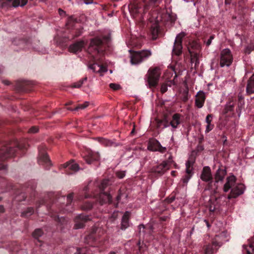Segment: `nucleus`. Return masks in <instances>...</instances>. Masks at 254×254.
<instances>
[{
    "label": "nucleus",
    "instance_id": "1",
    "mask_svg": "<svg viewBox=\"0 0 254 254\" xmlns=\"http://www.w3.org/2000/svg\"><path fill=\"white\" fill-rule=\"evenodd\" d=\"M149 8L150 5L147 4L144 0L135 1L128 5L129 12L134 17L139 14H144Z\"/></svg>",
    "mask_w": 254,
    "mask_h": 254
},
{
    "label": "nucleus",
    "instance_id": "2",
    "mask_svg": "<svg viewBox=\"0 0 254 254\" xmlns=\"http://www.w3.org/2000/svg\"><path fill=\"white\" fill-rule=\"evenodd\" d=\"M130 55V63L132 64H137L148 59L152 54L150 50H145L139 51H129Z\"/></svg>",
    "mask_w": 254,
    "mask_h": 254
},
{
    "label": "nucleus",
    "instance_id": "3",
    "mask_svg": "<svg viewBox=\"0 0 254 254\" xmlns=\"http://www.w3.org/2000/svg\"><path fill=\"white\" fill-rule=\"evenodd\" d=\"M161 75L160 69L158 67L150 68L146 75L147 82L149 87H155L157 86Z\"/></svg>",
    "mask_w": 254,
    "mask_h": 254
},
{
    "label": "nucleus",
    "instance_id": "4",
    "mask_svg": "<svg viewBox=\"0 0 254 254\" xmlns=\"http://www.w3.org/2000/svg\"><path fill=\"white\" fill-rule=\"evenodd\" d=\"M233 56L230 50L226 48L222 50L220 56V65L221 67L229 66L233 62Z\"/></svg>",
    "mask_w": 254,
    "mask_h": 254
},
{
    "label": "nucleus",
    "instance_id": "5",
    "mask_svg": "<svg viewBox=\"0 0 254 254\" xmlns=\"http://www.w3.org/2000/svg\"><path fill=\"white\" fill-rule=\"evenodd\" d=\"M186 35L184 32H182L178 34L176 37L174 42V47L173 49V54L176 56H180L182 53V39Z\"/></svg>",
    "mask_w": 254,
    "mask_h": 254
},
{
    "label": "nucleus",
    "instance_id": "6",
    "mask_svg": "<svg viewBox=\"0 0 254 254\" xmlns=\"http://www.w3.org/2000/svg\"><path fill=\"white\" fill-rule=\"evenodd\" d=\"M110 39V35L103 37V39L99 37H96L90 40V43L89 46V50H94L96 53L100 52V47L103 44V40L109 41Z\"/></svg>",
    "mask_w": 254,
    "mask_h": 254
},
{
    "label": "nucleus",
    "instance_id": "7",
    "mask_svg": "<svg viewBox=\"0 0 254 254\" xmlns=\"http://www.w3.org/2000/svg\"><path fill=\"white\" fill-rule=\"evenodd\" d=\"M245 187L242 184H236L231 189L230 193L228 195V198H236L244 193Z\"/></svg>",
    "mask_w": 254,
    "mask_h": 254
},
{
    "label": "nucleus",
    "instance_id": "8",
    "mask_svg": "<svg viewBox=\"0 0 254 254\" xmlns=\"http://www.w3.org/2000/svg\"><path fill=\"white\" fill-rule=\"evenodd\" d=\"M90 219L88 216L83 214H79L74 219V226L75 229L83 228L85 226V223Z\"/></svg>",
    "mask_w": 254,
    "mask_h": 254
},
{
    "label": "nucleus",
    "instance_id": "9",
    "mask_svg": "<svg viewBox=\"0 0 254 254\" xmlns=\"http://www.w3.org/2000/svg\"><path fill=\"white\" fill-rule=\"evenodd\" d=\"M148 149L152 151H158L162 153L166 152L167 150L166 147H163L157 140L150 141Z\"/></svg>",
    "mask_w": 254,
    "mask_h": 254
},
{
    "label": "nucleus",
    "instance_id": "10",
    "mask_svg": "<svg viewBox=\"0 0 254 254\" xmlns=\"http://www.w3.org/2000/svg\"><path fill=\"white\" fill-rule=\"evenodd\" d=\"M221 246V244L216 241H213L212 244L206 246L204 249V254H214L218 249Z\"/></svg>",
    "mask_w": 254,
    "mask_h": 254
},
{
    "label": "nucleus",
    "instance_id": "11",
    "mask_svg": "<svg viewBox=\"0 0 254 254\" xmlns=\"http://www.w3.org/2000/svg\"><path fill=\"white\" fill-rule=\"evenodd\" d=\"M200 179L205 182H209L212 180V175L209 167L205 166L203 168L200 175Z\"/></svg>",
    "mask_w": 254,
    "mask_h": 254
},
{
    "label": "nucleus",
    "instance_id": "12",
    "mask_svg": "<svg viewBox=\"0 0 254 254\" xmlns=\"http://www.w3.org/2000/svg\"><path fill=\"white\" fill-rule=\"evenodd\" d=\"M84 45L85 43L83 41H79L70 45L68 50L71 53L76 54L82 51Z\"/></svg>",
    "mask_w": 254,
    "mask_h": 254
},
{
    "label": "nucleus",
    "instance_id": "13",
    "mask_svg": "<svg viewBox=\"0 0 254 254\" xmlns=\"http://www.w3.org/2000/svg\"><path fill=\"white\" fill-rule=\"evenodd\" d=\"M16 148L4 147L0 150V157L1 159H5L14 155Z\"/></svg>",
    "mask_w": 254,
    "mask_h": 254
},
{
    "label": "nucleus",
    "instance_id": "14",
    "mask_svg": "<svg viewBox=\"0 0 254 254\" xmlns=\"http://www.w3.org/2000/svg\"><path fill=\"white\" fill-rule=\"evenodd\" d=\"M205 95L203 91H199L195 95V105L198 108H201L205 100Z\"/></svg>",
    "mask_w": 254,
    "mask_h": 254
},
{
    "label": "nucleus",
    "instance_id": "15",
    "mask_svg": "<svg viewBox=\"0 0 254 254\" xmlns=\"http://www.w3.org/2000/svg\"><path fill=\"white\" fill-rule=\"evenodd\" d=\"M236 178L234 175L228 177L226 179V182L224 185L223 190L224 192H228L230 189H232L236 184Z\"/></svg>",
    "mask_w": 254,
    "mask_h": 254
},
{
    "label": "nucleus",
    "instance_id": "16",
    "mask_svg": "<svg viewBox=\"0 0 254 254\" xmlns=\"http://www.w3.org/2000/svg\"><path fill=\"white\" fill-rule=\"evenodd\" d=\"M169 169L168 163L167 162H163L158 166L154 167L152 169V171L155 173L162 175Z\"/></svg>",
    "mask_w": 254,
    "mask_h": 254
},
{
    "label": "nucleus",
    "instance_id": "17",
    "mask_svg": "<svg viewBox=\"0 0 254 254\" xmlns=\"http://www.w3.org/2000/svg\"><path fill=\"white\" fill-rule=\"evenodd\" d=\"M100 203L101 204L104 203H110L112 201V196L110 193L101 191L98 197Z\"/></svg>",
    "mask_w": 254,
    "mask_h": 254
},
{
    "label": "nucleus",
    "instance_id": "18",
    "mask_svg": "<svg viewBox=\"0 0 254 254\" xmlns=\"http://www.w3.org/2000/svg\"><path fill=\"white\" fill-rule=\"evenodd\" d=\"M181 115L179 114H175L173 115L172 120L170 122V125L172 127V130H175L178 126L181 123Z\"/></svg>",
    "mask_w": 254,
    "mask_h": 254
},
{
    "label": "nucleus",
    "instance_id": "19",
    "mask_svg": "<svg viewBox=\"0 0 254 254\" xmlns=\"http://www.w3.org/2000/svg\"><path fill=\"white\" fill-rule=\"evenodd\" d=\"M188 49L190 53H197L200 52L201 47L196 42L192 41L189 43Z\"/></svg>",
    "mask_w": 254,
    "mask_h": 254
},
{
    "label": "nucleus",
    "instance_id": "20",
    "mask_svg": "<svg viewBox=\"0 0 254 254\" xmlns=\"http://www.w3.org/2000/svg\"><path fill=\"white\" fill-rule=\"evenodd\" d=\"M246 92L249 95L254 93V74L248 80Z\"/></svg>",
    "mask_w": 254,
    "mask_h": 254
},
{
    "label": "nucleus",
    "instance_id": "21",
    "mask_svg": "<svg viewBox=\"0 0 254 254\" xmlns=\"http://www.w3.org/2000/svg\"><path fill=\"white\" fill-rule=\"evenodd\" d=\"M226 170L225 169L219 168L217 169L215 174L214 179L217 180V181L222 183L226 175Z\"/></svg>",
    "mask_w": 254,
    "mask_h": 254
},
{
    "label": "nucleus",
    "instance_id": "22",
    "mask_svg": "<svg viewBox=\"0 0 254 254\" xmlns=\"http://www.w3.org/2000/svg\"><path fill=\"white\" fill-rule=\"evenodd\" d=\"M130 213L128 211H126L123 216L121 222V229L125 230L129 226V217Z\"/></svg>",
    "mask_w": 254,
    "mask_h": 254
},
{
    "label": "nucleus",
    "instance_id": "23",
    "mask_svg": "<svg viewBox=\"0 0 254 254\" xmlns=\"http://www.w3.org/2000/svg\"><path fill=\"white\" fill-rule=\"evenodd\" d=\"M8 4H11L13 7H16L18 6H23L26 5L28 0H5Z\"/></svg>",
    "mask_w": 254,
    "mask_h": 254
},
{
    "label": "nucleus",
    "instance_id": "24",
    "mask_svg": "<svg viewBox=\"0 0 254 254\" xmlns=\"http://www.w3.org/2000/svg\"><path fill=\"white\" fill-rule=\"evenodd\" d=\"M89 67L95 72L104 73L107 71L106 67L96 63L90 65Z\"/></svg>",
    "mask_w": 254,
    "mask_h": 254
},
{
    "label": "nucleus",
    "instance_id": "25",
    "mask_svg": "<svg viewBox=\"0 0 254 254\" xmlns=\"http://www.w3.org/2000/svg\"><path fill=\"white\" fill-rule=\"evenodd\" d=\"M99 158L98 153L94 154L92 152H89L88 154L84 157V160L87 164H90L94 160H98Z\"/></svg>",
    "mask_w": 254,
    "mask_h": 254
},
{
    "label": "nucleus",
    "instance_id": "26",
    "mask_svg": "<svg viewBox=\"0 0 254 254\" xmlns=\"http://www.w3.org/2000/svg\"><path fill=\"white\" fill-rule=\"evenodd\" d=\"M220 182L215 180L213 181L212 180L208 182L207 185V189L210 190L213 193H216L217 192L218 189L219 188L218 184Z\"/></svg>",
    "mask_w": 254,
    "mask_h": 254
},
{
    "label": "nucleus",
    "instance_id": "27",
    "mask_svg": "<svg viewBox=\"0 0 254 254\" xmlns=\"http://www.w3.org/2000/svg\"><path fill=\"white\" fill-rule=\"evenodd\" d=\"M38 163L39 164H47L48 165L51 164L49 156L46 153H42L40 155Z\"/></svg>",
    "mask_w": 254,
    "mask_h": 254
},
{
    "label": "nucleus",
    "instance_id": "28",
    "mask_svg": "<svg viewBox=\"0 0 254 254\" xmlns=\"http://www.w3.org/2000/svg\"><path fill=\"white\" fill-rule=\"evenodd\" d=\"M190 61L191 63H194V66L198 65L199 64V58L200 57V53H190Z\"/></svg>",
    "mask_w": 254,
    "mask_h": 254
},
{
    "label": "nucleus",
    "instance_id": "29",
    "mask_svg": "<svg viewBox=\"0 0 254 254\" xmlns=\"http://www.w3.org/2000/svg\"><path fill=\"white\" fill-rule=\"evenodd\" d=\"M96 140L98 142H99L100 143L106 146H111L114 145H115V146L117 145L115 143L113 142V141L102 137H97L96 138Z\"/></svg>",
    "mask_w": 254,
    "mask_h": 254
},
{
    "label": "nucleus",
    "instance_id": "30",
    "mask_svg": "<svg viewBox=\"0 0 254 254\" xmlns=\"http://www.w3.org/2000/svg\"><path fill=\"white\" fill-rule=\"evenodd\" d=\"M64 168H68L69 169L73 171H77L79 169V165L76 163L67 162L64 164Z\"/></svg>",
    "mask_w": 254,
    "mask_h": 254
},
{
    "label": "nucleus",
    "instance_id": "31",
    "mask_svg": "<svg viewBox=\"0 0 254 254\" xmlns=\"http://www.w3.org/2000/svg\"><path fill=\"white\" fill-rule=\"evenodd\" d=\"M151 33L152 35V38L153 40L156 39L158 34L159 28L158 25L155 24L151 27Z\"/></svg>",
    "mask_w": 254,
    "mask_h": 254
},
{
    "label": "nucleus",
    "instance_id": "32",
    "mask_svg": "<svg viewBox=\"0 0 254 254\" xmlns=\"http://www.w3.org/2000/svg\"><path fill=\"white\" fill-rule=\"evenodd\" d=\"M96 241L95 234L93 233L86 236L85 239V242L91 246H92L93 243Z\"/></svg>",
    "mask_w": 254,
    "mask_h": 254
},
{
    "label": "nucleus",
    "instance_id": "33",
    "mask_svg": "<svg viewBox=\"0 0 254 254\" xmlns=\"http://www.w3.org/2000/svg\"><path fill=\"white\" fill-rule=\"evenodd\" d=\"M170 126V123L167 120V118L165 117L163 120H159L157 122V126L158 127H161L163 126V128H166L169 127Z\"/></svg>",
    "mask_w": 254,
    "mask_h": 254
},
{
    "label": "nucleus",
    "instance_id": "34",
    "mask_svg": "<svg viewBox=\"0 0 254 254\" xmlns=\"http://www.w3.org/2000/svg\"><path fill=\"white\" fill-rule=\"evenodd\" d=\"M73 197V193H70L68 194L67 196V204L66 206L67 208L65 210V211H67V212H70L72 210V208L70 209H69L68 208H67V207L68 206H69L71 204V203L72 201Z\"/></svg>",
    "mask_w": 254,
    "mask_h": 254
},
{
    "label": "nucleus",
    "instance_id": "35",
    "mask_svg": "<svg viewBox=\"0 0 254 254\" xmlns=\"http://www.w3.org/2000/svg\"><path fill=\"white\" fill-rule=\"evenodd\" d=\"M186 173L187 175L192 176V163L191 162L190 160L187 161L186 163Z\"/></svg>",
    "mask_w": 254,
    "mask_h": 254
},
{
    "label": "nucleus",
    "instance_id": "36",
    "mask_svg": "<svg viewBox=\"0 0 254 254\" xmlns=\"http://www.w3.org/2000/svg\"><path fill=\"white\" fill-rule=\"evenodd\" d=\"M111 182L109 179H105L102 181L99 187L101 191H104L105 189L111 185Z\"/></svg>",
    "mask_w": 254,
    "mask_h": 254
},
{
    "label": "nucleus",
    "instance_id": "37",
    "mask_svg": "<svg viewBox=\"0 0 254 254\" xmlns=\"http://www.w3.org/2000/svg\"><path fill=\"white\" fill-rule=\"evenodd\" d=\"M87 79V77H85L84 78L80 79L78 82L74 83L71 86L73 88H80L83 84L84 82L86 81Z\"/></svg>",
    "mask_w": 254,
    "mask_h": 254
},
{
    "label": "nucleus",
    "instance_id": "38",
    "mask_svg": "<svg viewBox=\"0 0 254 254\" xmlns=\"http://www.w3.org/2000/svg\"><path fill=\"white\" fill-rule=\"evenodd\" d=\"M234 107V104L231 102H230L228 104H227L225 106L224 109L225 113H227L229 112L232 111L233 110Z\"/></svg>",
    "mask_w": 254,
    "mask_h": 254
},
{
    "label": "nucleus",
    "instance_id": "39",
    "mask_svg": "<svg viewBox=\"0 0 254 254\" xmlns=\"http://www.w3.org/2000/svg\"><path fill=\"white\" fill-rule=\"evenodd\" d=\"M43 234V232L41 229H37L33 233L32 235L34 238L38 239L39 237L42 236Z\"/></svg>",
    "mask_w": 254,
    "mask_h": 254
},
{
    "label": "nucleus",
    "instance_id": "40",
    "mask_svg": "<svg viewBox=\"0 0 254 254\" xmlns=\"http://www.w3.org/2000/svg\"><path fill=\"white\" fill-rule=\"evenodd\" d=\"M93 204L91 202H86L81 206V208L83 210L88 211L90 210Z\"/></svg>",
    "mask_w": 254,
    "mask_h": 254
},
{
    "label": "nucleus",
    "instance_id": "41",
    "mask_svg": "<svg viewBox=\"0 0 254 254\" xmlns=\"http://www.w3.org/2000/svg\"><path fill=\"white\" fill-rule=\"evenodd\" d=\"M34 212V209L32 207H28L27 209L23 211L21 215L23 216L28 217L30 216Z\"/></svg>",
    "mask_w": 254,
    "mask_h": 254
},
{
    "label": "nucleus",
    "instance_id": "42",
    "mask_svg": "<svg viewBox=\"0 0 254 254\" xmlns=\"http://www.w3.org/2000/svg\"><path fill=\"white\" fill-rule=\"evenodd\" d=\"M55 220L56 221L60 223L62 225L65 224L67 222V220L66 219H65V218L63 217H59V216L56 217L55 218Z\"/></svg>",
    "mask_w": 254,
    "mask_h": 254
},
{
    "label": "nucleus",
    "instance_id": "43",
    "mask_svg": "<svg viewBox=\"0 0 254 254\" xmlns=\"http://www.w3.org/2000/svg\"><path fill=\"white\" fill-rule=\"evenodd\" d=\"M89 105V102H85L83 104L78 105L73 110L77 111L79 109H84Z\"/></svg>",
    "mask_w": 254,
    "mask_h": 254
},
{
    "label": "nucleus",
    "instance_id": "44",
    "mask_svg": "<svg viewBox=\"0 0 254 254\" xmlns=\"http://www.w3.org/2000/svg\"><path fill=\"white\" fill-rule=\"evenodd\" d=\"M109 86L110 87L114 90H118L121 88V86L119 84L116 83H111Z\"/></svg>",
    "mask_w": 254,
    "mask_h": 254
},
{
    "label": "nucleus",
    "instance_id": "45",
    "mask_svg": "<svg viewBox=\"0 0 254 254\" xmlns=\"http://www.w3.org/2000/svg\"><path fill=\"white\" fill-rule=\"evenodd\" d=\"M117 176L119 179H123L125 177L126 175V172L125 171H118L116 173Z\"/></svg>",
    "mask_w": 254,
    "mask_h": 254
},
{
    "label": "nucleus",
    "instance_id": "46",
    "mask_svg": "<svg viewBox=\"0 0 254 254\" xmlns=\"http://www.w3.org/2000/svg\"><path fill=\"white\" fill-rule=\"evenodd\" d=\"M167 89H168V86H167V84L163 83L161 85V93H164L165 92H166L167 91Z\"/></svg>",
    "mask_w": 254,
    "mask_h": 254
},
{
    "label": "nucleus",
    "instance_id": "47",
    "mask_svg": "<svg viewBox=\"0 0 254 254\" xmlns=\"http://www.w3.org/2000/svg\"><path fill=\"white\" fill-rule=\"evenodd\" d=\"M214 125H212L211 124H207V126L206 127L205 132H209L210 131L212 130V129L214 128Z\"/></svg>",
    "mask_w": 254,
    "mask_h": 254
},
{
    "label": "nucleus",
    "instance_id": "48",
    "mask_svg": "<svg viewBox=\"0 0 254 254\" xmlns=\"http://www.w3.org/2000/svg\"><path fill=\"white\" fill-rule=\"evenodd\" d=\"M212 115L211 114H208L205 119V122L207 124H211L212 121Z\"/></svg>",
    "mask_w": 254,
    "mask_h": 254
},
{
    "label": "nucleus",
    "instance_id": "49",
    "mask_svg": "<svg viewBox=\"0 0 254 254\" xmlns=\"http://www.w3.org/2000/svg\"><path fill=\"white\" fill-rule=\"evenodd\" d=\"M252 51H253L252 46H247L245 49V53L247 54H250Z\"/></svg>",
    "mask_w": 254,
    "mask_h": 254
},
{
    "label": "nucleus",
    "instance_id": "50",
    "mask_svg": "<svg viewBox=\"0 0 254 254\" xmlns=\"http://www.w3.org/2000/svg\"><path fill=\"white\" fill-rule=\"evenodd\" d=\"M38 131V128L36 127H31L29 130V132L30 133H36Z\"/></svg>",
    "mask_w": 254,
    "mask_h": 254
},
{
    "label": "nucleus",
    "instance_id": "51",
    "mask_svg": "<svg viewBox=\"0 0 254 254\" xmlns=\"http://www.w3.org/2000/svg\"><path fill=\"white\" fill-rule=\"evenodd\" d=\"M190 178H191V175H190V176H188L187 175H186L185 176V177L183 179V183L187 184Z\"/></svg>",
    "mask_w": 254,
    "mask_h": 254
},
{
    "label": "nucleus",
    "instance_id": "52",
    "mask_svg": "<svg viewBox=\"0 0 254 254\" xmlns=\"http://www.w3.org/2000/svg\"><path fill=\"white\" fill-rule=\"evenodd\" d=\"M82 251L83 249L77 248L76 249V252L74 254H85L84 253L82 252Z\"/></svg>",
    "mask_w": 254,
    "mask_h": 254
},
{
    "label": "nucleus",
    "instance_id": "53",
    "mask_svg": "<svg viewBox=\"0 0 254 254\" xmlns=\"http://www.w3.org/2000/svg\"><path fill=\"white\" fill-rule=\"evenodd\" d=\"M164 162H167L168 163V166H169V169L171 164L173 162V159H172V156L171 155L170 156L168 159L167 161H165Z\"/></svg>",
    "mask_w": 254,
    "mask_h": 254
},
{
    "label": "nucleus",
    "instance_id": "54",
    "mask_svg": "<svg viewBox=\"0 0 254 254\" xmlns=\"http://www.w3.org/2000/svg\"><path fill=\"white\" fill-rule=\"evenodd\" d=\"M138 229L139 233H141V230H142V232H143V230L145 229V226L143 224H140L138 226Z\"/></svg>",
    "mask_w": 254,
    "mask_h": 254
},
{
    "label": "nucleus",
    "instance_id": "55",
    "mask_svg": "<svg viewBox=\"0 0 254 254\" xmlns=\"http://www.w3.org/2000/svg\"><path fill=\"white\" fill-rule=\"evenodd\" d=\"M161 0H149L151 3L156 4L160 2Z\"/></svg>",
    "mask_w": 254,
    "mask_h": 254
},
{
    "label": "nucleus",
    "instance_id": "56",
    "mask_svg": "<svg viewBox=\"0 0 254 254\" xmlns=\"http://www.w3.org/2000/svg\"><path fill=\"white\" fill-rule=\"evenodd\" d=\"M175 199V196H172V197H171L168 198V202L169 203H171L173 201H174Z\"/></svg>",
    "mask_w": 254,
    "mask_h": 254
},
{
    "label": "nucleus",
    "instance_id": "57",
    "mask_svg": "<svg viewBox=\"0 0 254 254\" xmlns=\"http://www.w3.org/2000/svg\"><path fill=\"white\" fill-rule=\"evenodd\" d=\"M84 3L86 4H91L93 3V0H84Z\"/></svg>",
    "mask_w": 254,
    "mask_h": 254
},
{
    "label": "nucleus",
    "instance_id": "58",
    "mask_svg": "<svg viewBox=\"0 0 254 254\" xmlns=\"http://www.w3.org/2000/svg\"><path fill=\"white\" fill-rule=\"evenodd\" d=\"M24 147H25L23 145H22L21 144H18L16 146V148H19L20 149H22L24 148Z\"/></svg>",
    "mask_w": 254,
    "mask_h": 254
},
{
    "label": "nucleus",
    "instance_id": "59",
    "mask_svg": "<svg viewBox=\"0 0 254 254\" xmlns=\"http://www.w3.org/2000/svg\"><path fill=\"white\" fill-rule=\"evenodd\" d=\"M89 190V187H88V185L85 187L83 189V191L85 192H86L88 190Z\"/></svg>",
    "mask_w": 254,
    "mask_h": 254
},
{
    "label": "nucleus",
    "instance_id": "60",
    "mask_svg": "<svg viewBox=\"0 0 254 254\" xmlns=\"http://www.w3.org/2000/svg\"><path fill=\"white\" fill-rule=\"evenodd\" d=\"M211 41H212L211 40V39H209L207 41V42H206V45H207V46H209V45L211 44Z\"/></svg>",
    "mask_w": 254,
    "mask_h": 254
},
{
    "label": "nucleus",
    "instance_id": "61",
    "mask_svg": "<svg viewBox=\"0 0 254 254\" xmlns=\"http://www.w3.org/2000/svg\"><path fill=\"white\" fill-rule=\"evenodd\" d=\"M4 211V207L2 205H0V213Z\"/></svg>",
    "mask_w": 254,
    "mask_h": 254
},
{
    "label": "nucleus",
    "instance_id": "62",
    "mask_svg": "<svg viewBox=\"0 0 254 254\" xmlns=\"http://www.w3.org/2000/svg\"><path fill=\"white\" fill-rule=\"evenodd\" d=\"M59 12H60V15H62L63 13H64V14L65 13V12L64 10H62L61 9H59Z\"/></svg>",
    "mask_w": 254,
    "mask_h": 254
},
{
    "label": "nucleus",
    "instance_id": "63",
    "mask_svg": "<svg viewBox=\"0 0 254 254\" xmlns=\"http://www.w3.org/2000/svg\"><path fill=\"white\" fill-rule=\"evenodd\" d=\"M204 222L206 223L207 227L209 228L210 227V225L209 224L207 220H204Z\"/></svg>",
    "mask_w": 254,
    "mask_h": 254
},
{
    "label": "nucleus",
    "instance_id": "64",
    "mask_svg": "<svg viewBox=\"0 0 254 254\" xmlns=\"http://www.w3.org/2000/svg\"><path fill=\"white\" fill-rule=\"evenodd\" d=\"M5 169V167H4V165H0V170L1 169Z\"/></svg>",
    "mask_w": 254,
    "mask_h": 254
}]
</instances>
